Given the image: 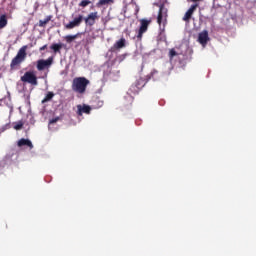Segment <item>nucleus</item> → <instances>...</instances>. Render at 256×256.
<instances>
[{"label":"nucleus","mask_w":256,"mask_h":256,"mask_svg":"<svg viewBox=\"0 0 256 256\" xmlns=\"http://www.w3.org/2000/svg\"><path fill=\"white\" fill-rule=\"evenodd\" d=\"M83 19V15L79 14L68 24H65V29H75V27H79L81 23H83Z\"/></svg>","instance_id":"6"},{"label":"nucleus","mask_w":256,"mask_h":256,"mask_svg":"<svg viewBox=\"0 0 256 256\" xmlns=\"http://www.w3.org/2000/svg\"><path fill=\"white\" fill-rule=\"evenodd\" d=\"M54 58L53 56L48 57L45 59H39L36 61V69L37 71H49L51 69V65H53Z\"/></svg>","instance_id":"3"},{"label":"nucleus","mask_w":256,"mask_h":256,"mask_svg":"<svg viewBox=\"0 0 256 256\" xmlns=\"http://www.w3.org/2000/svg\"><path fill=\"white\" fill-rule=\"evenodd\" d=\"M109 3H113V0H99L96 6L103 7V5H109Z\"/></svg>","instance_id":"20"},{"label":"nucleus","mask_w":256,"mask_h":256,"mask_svg":"<svg viewBox=\"0 0 256 256\" xmlns=\"http://www.w3.org/2000/svg\"><path fill=\"white\" fill-rule=\"evenodd\" d=\"M27 49L28 46L24 45L18 50L16 56L12 59L10 63V71H17L21 69V63H23L25 59H27Z\"/></svg>","instance_id":"1"},{"label":"nucleus","mask_w":256,"mask_h":256,"mask_svg":"<svg viewBox=\"0 0 256 256\" xmlns=\"http://www.w3.org/2000/svg\"><path fill=\"white\" fill-rule=\"evenodd\" d=\"M125 43V38H121L114 44V49H123V47H125Z\"/></svg>","instance_id":"16"},{"label":"nucleus","mask_w":256,"mask_h":256,"mask_svg":"<svg viewBox=\"0 0 256 256\" xmlns=\"http://www.w3.org/2000/svg\"><path fill=\"white\" fill-rule=\"evenodd\" d=\"M199 7V4H193L191 7L187 10L184 17L182 18L185 23H189L191 21V18L193 17V14L195 11H197V8Z\"/></svg>","instance_id":"8"},{"label":"nucleus","mask_w":256,"mask_h":256,"mask_svg":"<svg viewBox=\"0 0 256 256\" xmlns=\"http://www.w3.org/2000/svg\"><path fill=\"white\" fill-rule=\"evenodd\" d=\"M88 5H91V0H82L79 3V7H87Z\"/></svg>","instance_id":"22"},{"label":"nucleus","mask_w":256,"mask_h":256,"mask_svg":"<svg viewBox=\"0 0 256 256\" xmlns=\"http://www.w3.org/2000/svg\"><path fill=\"white\" fill-rule=\"evenodd\" d=\"M50 49L54 51V53H61V50L63 49V44L62 43L52 44L50 46Z\"/></svg>","instance_id":"14"},{"label":"nucleus","mask_w":256,"mask_h":256,"mask_svg":"<svg viewBox=\"0 0 256 256\" xmlns=\"http://www.w3.org/2000/svg\"><path fill=\"white\" fill-rule=\"evenodd\" d=\"M149 25H151V19H141L140 20V28L138 30L137 39L141 41L143 39V34L147 33V29H149Z\"/></svg>","instance_id":"5"},{"label":"nucleus","mask_w":256,"mask_h":256,"mask_svg":"<svg viewBox=\"0 0 256 256\" xmlns=\"http://www.w3.org/2000/svg\"><path fill=\"white\" fill-rule=\"evenodd\" d=\"M18 147H29V149H33V143L29 139L22 138L17 143Z\"/></svg>","instance_id":"13"},{"label":"nucleus","mask_w":256,"mask_h":256,"mask_svg":"<svg viewBox=\"0 0 256 256\" xmlns=\"http://www.w3.org/2000/svg\"><path fill=\"white\" fill-rule=\"evenodd\" d=\"M53 97H55V93L48 92L46 94L45 98L42 100V104L49 103V101H51V99H53Z\"/></svg>","instance_id":"18"},{"label":"nucleus","mask_w":256,"mask_h":256,"mask_svg":"<svg viewBox=\"0 0 256 256\" xmlns=\"http://www.w3.org/2000/svg\"><path fill=\"white\" fill-rule=\"evenodd\" d=\"M14 129H16V131L23 129V123L21 121L18 122L16 125H14Z\"/></svg>","instance_id":"25"},{"label":"nucleus","mask_w":256,"mask_h":256,"mask_svg":"<svg viewBox=\"0 0 256 256\" xmlns=\"http://www.w3.org/2000/svg\"><path fill=\"white\" fill-rule=\"evenodd\" d=\"M96 103H97L96 109H100V107H103V105H104L103 100H96Z\"/></svg>","instance_id":"27"},{"label":"nucleus","mask_w":256,"mask_h":256,"mask_svg":"<svg viewBox=\"0 0 256 256\" xmlns=\"http://www.w3.org/2000/svg\"><path fill=\"white\" fill-rule=\"evenodd\" d=\"M157 73H159V71L153 70V71L148 75V79H153V77H155V75H157Z\"/></svg>","instance_id":"26"},{"label":"nucleus","mask_w":256,"mask_h":256,"mask_svg":"<svg viewBox=\"0 0 256 256\" xmlns=\"http://www.w3.org/2000/svg\"><path fill=\"white\" fill-rule=\"evenodd\" d=\"M91 81L85 77H76L72 81V91L78 93V95H85L87 91V86H89Z\"/></svg>","instance_id":"2"},{"label":"nucleus","mask_w":256,"mask_h":256,"mask_svg":"<svg viewBox=\"0 0 256 256\" xmlns=\"http://www.w3.org/2000/svg\"><path fill=\"white\" fill-rule=\"evenodd\" d=\"M57 121H61V117L57 116L55 118L50 119L49 120V127H50V125H53V124L57 123Z\"/></svg>","instance_id":"23"},{"label":"nucleus","mask_w":256,"mask_h":256,"mask_svg":"<svg viewBox=\"0 0 256 256\" xmlns=\"http://www.w3.org/2000/svg\"><path fill=\"white\" fill-rule=\"evenodd\" d=\"M75 39H77V34L76 35H67V36H65V41L67 43H73V41H75Z\"/></svg>","instance_id":"21"},{"label":"nucleus","mask_w":256,"mask_h":256,"mask_svg":"<svg viewBox=\"0 0 256 256\" xmlns=\"http://www.w3.org/2000/svg\"><path fill=\"white\" fill-rule=\"evenodd\" d=\"M163 17H167V8L161 5L159 8L158 17H157L158 25H161V23L163 22Z\"/></svg>","instance_id":"12"},{"label":"nucleus","mask_w":256,"mask_h":256,"mask_svg":"<svg viewBox=\"0 0 256 256\" xmlns=\"http://www.w3.org/2000/svg\"><path fill=\"white\" fill-rule=\"evenodd\" d=\"M124 101H125L124 102L125 107H129V106L133 105V97H131V96H125Z\"/></svg>","instance_id":"19"},{"label":"nucleus","mask_w":256,"mask_h":256,"mask_svg":"<svg viewBox=\"0 0 256 256\" xmlns=\"http://www.w3.org/2000/svg\"><path fill=\"white\" fill-rule=\"evenodd\" d=\"M207 41H209V32H207V30H204L198 35V42L200 43V45L205 47V45H207Z\"/></svg>","instance_id":"11"},{"label":"nucleus","mask_w":256,"mask_h":256,"mask_svg":"<svg viewBox=\"0 0 256 256\" xmlns=\"http://www.w3.org/2000/svg\"><path fill=\"white\" fill-rule=\"evenodd\" d=\"M45 49H47V44H45L44 46L39 48V51H45Z\"/></svg>","instance_id":"28"},{"label":"nucleus","mask_w":256,"mask_h":256,"mask_svg":"<svg viewBox=\"0 0 256 256\" xmlns=\"http://www.w3.org/2000/svg\"><path fill=\"white\" fill-rule=\"evenodd\" d=\"M145 85H147V80H145V78H138L132 85V89H134V91H141Z\"/></svg>","instance_id":"9"},{"label":"nucleus","mask_w":256,"mask_h":256,"mask_svg":"<svg viewBox=\"0 0 256 256\" xmlns=\"http://www.w3.org/2000/svg\"><path fill=\"white\" fill-rule=\"evenodd\" d=\"M99 19V13L98 12H92L88 14L86 18H84L85 25L87 27H93L95 25V22Z\"/></svg>","instance_id":"7"},{"label":"nucleus","mask_w":256,"mask_h":256,"mask_svg":"<svg viewBox=\"0 0 256 256\" xmlns=\"http://www.w3.org/2000/svg\"><path fill=\"white\" fill-rule=\"evenodd\" d=\"M20 79L22 83H29L33 86L39 85V82L37 81V75H35V72L27 71L24 73L23 76H21Z\"/></svg>","instance_id":"4"},{"label":"nucleus","mask_w":256,"mask_h":256,"mask_svg":"<svg viewBox=\"0 0 256 256\" xmlns=\"http://www.w3.org/2000/svg\"><path fill=\"white\" fill-rule=\"evenodd\" d=\"M169 57L170 59H173V57H177V51H175V49H171L169 51Z\"/></svg>","instance_id":"24"},{"label":"nucleus","mask_w":256,"mask_h":256,"mask_svg":"<svg viewBox=\"0 0 256 256\" xmlns=\"http://www.w3.org/2000/svg\"><path fill=\"white\" fill-rule=\"evenodd\" d=\"M77 115H79L81 117V115H83V113H85L86 115H89L91 113V106L84 104V105H77Z\"/></svg>","instance_id":"10"},{"label":"nucleus","mask_w":256,"mask_h":256,"mask_svg":"<svg viewBox=\"0 0 256 256\" xmlns=\"http://www.w3.org/2000/svg\"><path fill=\"white\" fill-rule=\"evenodd\" d=\"M7 15L2 14L0 15V29H5L7 27Z\"/></svg>","instance_id":"15"},{"label":"nucleus","mask_w":256,"mask_h":256,"mask_svg":"<svg viewBox=\"0 0 256 256\" xmlns=\"http://www.w3.org/2000/svg\"><path fill=\"white\" fill-rule=\"evenodd\" d=\"M51 19H53L52 15L47 16L44 20H39V27H45L47 25V23H49V21H51Z\"/></svg>","instance_id":"17"}]
</instances>
